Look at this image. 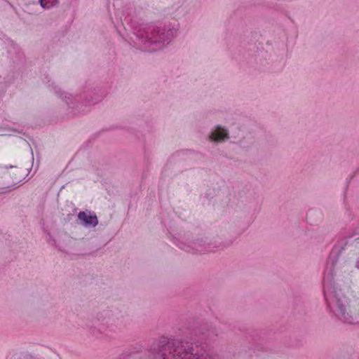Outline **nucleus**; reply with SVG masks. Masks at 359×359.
I'll return each mask as SVG.
<instances>
[{"label":"nucleus","instance_id":"7ed1b4c3","mask_svg":"<svg viewBox=\"0 0 359 359\" xmlns=\"http://www.w3.org/2000/svg\"><path fill=\"white\" fill-rule=\"evenodd\" d=\"M57 2V0H41V6L44 8H50L55 5Z\"/></svg>","mask_w":359,"mask_h":359},{"label":"nucleus","instance_id":"f257e3e1","mask_svg":"<svg viewBox=\"0 0 359 359\" xmlns=\"http://www.w3.org/2000/svg\"><path fill=\"white\" fill-rule=\"evenodd\" d=\"M80 219L83 221L86 224L96 225L97 224V219L95 215H88L86 212H80L79 215Z\"/></svg>","mask_w":359,"mask_h":359},{"label":"nucleus","instance_id":"f03ea898","mask_svg":"<svg viewBox=\"0 0 359 359\" xmlns=\"http://www.w3.org/2000/svg\"><path fill=\"white\" fill-rule=\"evenodd\" d=\"M227 137L226 130L223 128H217L212 133L210 138L212 140L218 141L222 140Z\"/></svg>","mask_w":359,"mask_h":359}]
</instances>
